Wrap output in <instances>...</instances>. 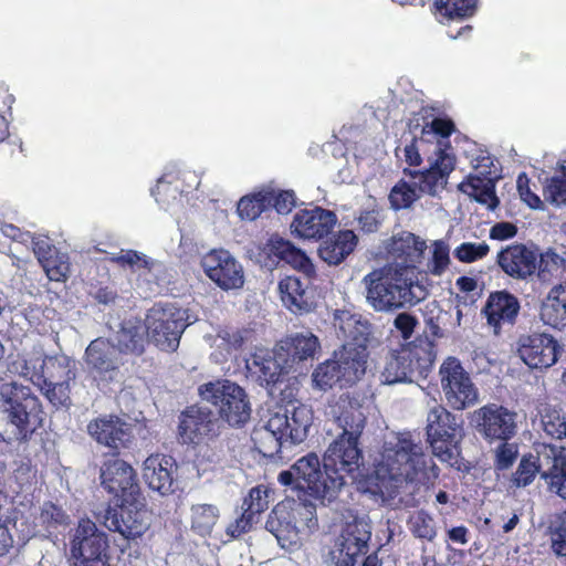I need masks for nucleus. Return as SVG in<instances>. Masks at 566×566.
I'll return each instance as SVG.
<instances>
[{
	"instance_id": "de8ad7c7",
	"label": "nucleus",
	"mask_w": 566,
	"mask_h": 566,
	"mask_svg": "<svg viewBox=\"0 0 566 566\" xmlns=\"http://www.w3.org/2000/svg\"><path fill=\"white\" fill-rule=\"evenodd\" d=\"M410 533L419 538L432 542L437 536V525L433 516L424 510L412 512L407 521Z\"/></svg>"
},
{
	"instance_id": "bb28decb",
	"label": "nucleus",
	"mask_w": 566,
	"mask_h": 566,
	"mask_svg": "<svg viewBox=\"0 0 566 566\" xmlns=\"http://www.w3.org/2000/svg\"><path fill=\"white\" fill-rule=\"evenodd\" d=\"M426 249L427 243L421 238L411 232H400L394 235L387 245L389 258L392 260L390 265L398 269L408 268L415 271Z\"/></svg>"
},
{
	"instance_id": "bf43d9fd",
	"label": "nucleus",
	"mask_w": 566,
	"mask_h": 566,
	"mask_svg": "<svg viewBox=\"0 0 566 566\" xmlns=\"http://www.w3.org/2000/svg\"><path fill=\"white\" fill-rule=\"evenodd\" d=\"M428 442L431 446L432 453L437 457L441 462H446L452 465L458 458L457 450V436H452L451 438H428Z\"/></svg>"
},
{
	"instance_id": "a19ab883",
	"label": "nucleus",
	"mask_w": 566,
	"mask_h": 566,
	"mask_svg": "<svg viewBox=\"0 0 566 566\" xmlns=\"http://www.w3.org/2000/svg\"><path fill=\"white\" fill-rule=\"evenodd\" d=\"M264 251L269 255L273 254L279 259L284 260L294 269L302 271L306 275H310L313 272V264L307 255L300 249L295 248L290 241L280 237H271L264 247Z\"/></svg>"
},
{
	"instance_id": "a878e982",
	"label": "nucleus",
	"mask_w": 566,
	"mask_h": 566,
	"mask_svg": "<svg viewBox=\"0 0 566 566\" xmlns=\"http://www.w3.org/2000/svg\"><path fill=\"white\" fill-rule=\"evenodd\" d=\"M247 369L265 385L277 384L284 374L292 370L291 363L286 358L279 357V346L270 352L266 348H256L250 358L245 360Z\"/></svg>"
},
{
	"instance_id": "aec40b11",
	"label": "nucleus",
	"mask_w": 566,
	"mask_h": 566,
	"mask_svg": "<svg viewBox=\"0 0 566 566\" xmlns=\"http://www.w3.org/2000/svg\"><path fill=\"white\" fill-rule=\"evenodd\" d=\"M434 154L436 158L430 163L429 169L409 172L420 195H439L446 188L449 175L454 169V157L451 154L441 146L436 147Z\"/></svg>"
},
{
	"instance_id": "4d7b16f0",
	"label": "nucleus",
	"mask_w": 566,
	"mask_h": 566,
	"mask_svg": "<svg viewBox=\"0 0 566 566\" xmlns=\"http://www.w3.org/2000/svg\"><path fill=\"white\" fill-rule=\"evenodd\" d=\"M450 248L443 240H436L432 243L431 258L427 263V272L441 276L450 264Z\"/></svg>"
},
{
	"instance_id": "f8f14e48",
	"label": "nucleus",
	"mask_w": 566,
	"mask_h": 566,
	"mask_svg": "<svg viewBox=\"0 0 566 566\" xmlns=\"http://www.w3.org/2000/svg\"><path fill=\"white\" fill-rule=\"evenodd\" d=\"M440 385L448 405L463 410L479 399L478 388L469 373L455 357H448L439 368Z\"/></svg>"
},
{
	"instance_id": "9d476101",
	"label": "nucleus",
	"mask_w": 566,
	"mask_h": 566,
	"mask_svg": "<svg viewBox=\"0 0 566 566\" xmlns=\"http://www.w3.org/2000/svg\"><path fill=\"white\" fill-rule=\"evenodd\" d=\"M202 400L218 408L220 417L230 426L244 424L251 416V406L244 390L229 380L210 381L199 387Z\"/></svg>"
},
{
	"instance_id": "423d86ee",
	"label": "nucleus",
	"mask_w": 566,
	"mask_h": 566,
	"mask_svg": "<svg viewBox=\"0 0 566 566\" xmlns=\"http://www.w3.org/2000/svg\"><path fill=\"white\" fill-rule=\"evenodd\" d=\"M265 527L283 549L297 551L302 545L301 533L317 527L316 507L306 500L285 499L272 510Z\"/></svg>"
},
{
	"instance_id": "c756f323",
	"label": "nucleus",
	"mask_w": 566,
	"mask_h": 566,
	"mask_svg": "<svg viewBox=\"0 0 566 566\" xmlns=\"http://www.w3.org/2000/svg\"><path fill=\"white\" fill-rule=\"evenodd\" d=\"M336 368L339 369L342 386H350L357 382L366 373L368 352L367 346H354L344 344L334 353Z\"/></svg>"
},
{
	"instance_id": "c85d7f7f",
	"label": "nucleus",
	"mask_w": 566,
	"mask_h": 566,
	"mask_svg": "<svg viewBox=\"0 0 566 566\" xmlns=\"http://www.w3.org/2000/svg\"><path fill=\"white\" fill-rule=\"evenodd\" d=\"M88 433L101 444L118 450L132 439V428L118 417L97 418L87 426Z\"/></svg>"
},
{
	"instance_id": "5701e85b",
	"label": "nucleus",
	"mask_w": 566,
	"mask_h": 566,
	"mask_svg": "<svg viewBox=\"0 0 566 566\" xmlns=\"http://www.w3.org/2000/svg\"><path fill=\"white\" fill-rule=\"evenodd\" d=\"M518 355L530 368H548L557 361L559 345L547 334L522 336Z\"/></svg>"
},
{
	"instance_id": "39448f33",
	"label": "nucleus",
	"mask_w": 566,
	"mask_h": 566,
	"mask_svg": "<svg viewBox=\"0 0 566 566\" xmlns=\"http://www.w3.org/2000/svg\"><path fill=\"white\" fill-rule=\"evenodd\" d=\"M279 482L293 485L305 496L325 505L333 502L345 483L342 475H334L326 470L315 453L300 458L289 470L279 474Z\"/></svg>"
},
{
	"instance_id": "f3484780",
	"label": "nucleus",
	"mask_w": 566,
	"mask_h": 566,
	"mask_svg": "<svg viewBox=\"0 0 566 566\" xmlns=\"http://www.w3.org/2000/svg\"><path fill=\"white\" fill-rule=\"evenodd\" d=\"M516 412L496 403L485 405L473 413L478 432L490 441L511 439L516 432Z\"/></svg>"
},
{
	"instance_id": "7ed1b4c3",
	"label": "nucleus",
	"mask_w": 566,
	"mask_h": 566,
	"mask_svg": "<svg viewBox=\"0 0 566 566\" xmlns=\"http://www.w3.org/2000/svg\"><path fill=\"white\" fill-rule=\"evenodd\" d=\"M313 422L311 407L301 402H290L269 411L263 428L259 431L263 453L274 455L282 448L298 444L307 436Z\"/></svg>"
},
{
	"instance_id": "b1692460",
	"label": "nucleus",
	"mask_w": 566,
	"mask_h": 566,
	"mask_svg": "<svg viewBox=\"0 0 566 566\" xmlns=\"http://www.w3.org/2000/svg\"><path fill=\"white\" fill-rule=\"evenodd\" d=\"M102 485L123 500L142 494L134 469L120 459L106 461L101 469Z\"/></svg>"
},
{
	"instance_id": "0eeeda50",
	"label": "nucleus",
	"mask_w": 566,
	"mask_h": 566,
	"mask_svg": "<svg viewBox=\"0 0 566 566\" xmlns=\"http://www.w3.org/2000/svg\"><path fill=\"white\" fill-rule=\"evenodd\" d=\"M436 359L434 344L428 338L415 342L391 352L380 374L382 384H411L424 378Z\"/></svg>"
},
{
	"instance_id": "473e14b6",
	"label": "nucleus",
	"mask_w": 566,
	"mask_h": 566,
	"mask_svg": "<svg viewBox=\"0 0 566 566\" xmlns=\"http://www.w3.org/2000/svg\"><path fill=\"white\" fill-rule=\"evenodd\" d=\"M279 357L286 358L293 371H298L297 365L313 359L319 350L318 338L311 332L296 333L279 344Z\"/></svg>"
},
{
	"instance_id": "393cba45",
	"label": "nucleus",
	"mask_w": 566,
	"mask_h": 566,
	"mask_svg": "<svg viewBox=\"0 0 566 566\" xmlns=\"http://www.w3.org/2000/svg\"><path fill=\"white\" fill-rule=\"evenodd\" d=\"M336 214L321 207L300 210L291 223L292 233L302 239H321L335 227Z\"/></svg>"
},
{
	"instance_id": "6e6552de",
	"label": "nucleus",
	"mask_w": 566,
	"mask_h": 566,
	"mask_svg": "<svg viewBox=\"0 0 566 566\" xmlns=\"http://www.w3.org/2000/svg\"><path fill=\"white\" fill-rule=\"evenodd\" d=\"M197 321L188 310L172 304L153 306L146 316V331L150 342L160 350L175 352L185 328Z\"/></svg>"
},
{
	"instance_id": "f03ea898",
	"label": "nucleus",
	"mask_w": 566,
	"mask_h": 566,
	"mask_svg": "<svg viewBox=\"0 0 566 566\" xmlns=\"http://www.w3.org/2000/svg\"><path fill=\"white\" fill-rule=\"evenodd\" d=\"M361 284L366 302L376 312H394L413 306L428 296L427 286L411 269L386 265L365 275Z\"/></svg>"
},
{
	"instance_id": "7c9ffc66",
	"label": "nucleus",
	"mask_w": 566,
	"mask_h": 566,
	"mask_svg": "<svg viewBox=\"0 0 566 566\" xmlns=\"http://www.w3.org/2000/svg\"><path fill=\"white\" fill-rule=\"evenodd\" d=\"M333 325L336 335L344 344L366 346L371 334V326L358 313L343 308L334 312Z\"/></svg>"
},
{
	"instance_id": "58836bf2",
	"label": "nucleus",
	"mask_w": 566,
	"mask_h": 566,
	"mask_svg": "<svg viewBox=\"0 0 566 566\" xmlns=\"http://www.w3.org/2000/svg\"><path fill=\"white\" fill-rule=\"evenodd\" d=\"M459 189L476 202L485 206L489 210H495L500 203L495 195V180L491 176H485L484 171L470 174L459 185Z\"/></svg>"
},
{
	"instance_id": "9b49d317",
	"label": "nucleus",
	"mask_w": 566,
	"mask_h": 566,
	"mask_svg": "<svg viewBox=\"0 0 566 566\" xmlns=\"http://www.w3.org/2000/svg\"><path fill=\"white\" fill-rule=\"evenodd\" d=\"M112 260L124 269H129L132 280L145 294L155 293L170 282L172 274L164 262L135 250H122Z\"/></svg>"
},
{
	"instance_id": "ddd939ff",
	"label": "nucleus",
	"mask_w": 566,
	"mask_h": 566,
	"mask_svg": "<svg viewBox=\"0 0 566 566\" xmlns=\"http://www.w3.org/2000/svg\"><path fill=\"white\" fill-rule=\"evenodd\" d=\"M371 527L366 516H354L346 522L328 558L335 566H355L357 558L367 553Z\"/></svg>"
},
{
	"instance_id": "774afa93",
	"label": "nucleus",
	"mask_w": 566,
	"mask_h": 566,
	"mask_svg": "<svg viewBox=\"0 0 566 566\" xmlns=\"http://www.w3.org/2000/svg\"><path fill=\"white\" fill-rule=\"evenodd\" d=\"M552 549L555 555L566 557V526L559 525L551 533Z\"/></svg>"
},
{
	"instance_id": "680f3d73",
	"label": "nucleus",
	"mask_w": 566,
	"mask_h": 566,
	"mask_svg": "<svg viewBox=\"0 0 566 566\" xmlns=\"http://www.w3.org/2000/svg\"><path fill=\"white\" fill-rule=\"evenodd\" d=\"M490 252V247L486 242H463L458 245L453 254L455 259L463 263H472L485 258Z\"/></svg>"
},
{
	"instance_id": "412c9836",
	"label": "nucleus",
	"mask_w": 566,
	"mask_h": 566,
	"mask_svg": "<svg viewBox=\"0 0 566 566\" xmlns=\"http://www.w3.org/2000/svg\"><path fill=\"white\" fill-rule=\"evenodd\" d=\"M326 415L342 429V436L360 437L366 426L364 406L348 395H342L331 401Z\"/></svg>"
},
{
	"instance_id": "6e6d98bb",
	"label": "nucleus",
	"mask_w": 566,
	"mask_h": 566,
	"mask_svg": "<svg viewBox=\"0 0 566 566\" xmlns=\"http://www.w3.org/2000/svg\"><path fill=\"white\" fill-rule=\"evenodd\" d=\"M541 468L536 457L530 454L524 455L516 471L513 473L512 483L516 488H525L530 485L536 478L537 474L541 475Z\"/></svg>"
},
{
	"instance_id": "e433bc0d",
	"label": "nucleus",
	"mask_w": 566,
	"mask_h": 566,
	"mask_svg": "<svg viewBox=\"0 0 566 566\" xmlns=\"http://www.w3.org/2000/svg\"><path fill=\"white\" fill-rule=\"evenodd\" d=\"M120 354L114 343L96 338L87 346L85 360L91 368L103 375L116 370L123 364Z\"/></svg>"
},
{
	"instance_id": "20e7f679",
	"label": "nucleus",
	"mask_w": 566,
	"mask_h": 566,
	"mask_svg": "<svg viewBox=\"0 0 566 566\" xmlns=\"http://www.w3.org/2000/svg\"><path fill=\"white\" fill-rule=\"evenodd\" d=\"M0 415L9 439L27 440L42 426L43 410L31 388L17 381L0 385Z\"/></svg>"
},
{
	"instance_id": "79ce46f5",
	"label": "nucleus",
	"mask_w": 566,
	"mask_h": 566,
	"mask_svg": "<svg viewBox=\"0 0 566 566\" xmlns=\"http://www.w3.org/2000/svg\"><path fill=\"white\" fill-rule=\"evenodd\" d=\"M541 317L546 325L554 328L566 326V282L549 291L542 305Z\"/></svg>"
},
{
	"instance_id": "c03bdc74",
	"label": "nucleus",
	"mask_w": 566,
	"mask_h": 566,
	"mask_svg": "<svg viewBox=\"0 0 566 566\" xmlns=\"http://www.w3.org/2000/svg\"><path fill=\"white\" fill-rule=\"evenodd\" d=\"M479 0H434V14L440 22L463 20L478 11Z\"/></svg>"
},
{
	"instance_id": "72a5a7b5",
	"label": "nucleus",
	"mask_w": 566,
	"mask_h": 566,
	"mask_svg": "<svg viewBox=\"0 0 566 566\" xmlns=\"http://www.w3.org/2000/svg\"><path fill=\"white\" fill-rule=\"evenodd\" d=\"M213 348L211 357L216 363L228 360L247 344L253 340V333L249 329L222 328L214 336H207Z\"/></svg>"
},
{
	"instance_id": "cd10ccee",
	"label": "nucleus",
	"mask_w": 566,
	"mask_h": 566,
	"mask_svg": "<svg viewBox=\"0 0 566 566\" xmlns=\"http://www.w3.org/2000/svg\"><path fill=\"white\" fill-rule=\"evenodd\" d=\"M176 462L167 454H150L143 463L142 475L145 483L161 495L172 492Z\"/></svg>"
},
{
	"instance_id": "338daca9",
	"label": "nucleus",
	"mask_w": 566,
	"mask_h": 566,
	"mask_svg": "<svg viewBox=\"0 0 566 566\" xmlns=\"http://www.w3.org/2000/svg\"><path fill=\"white\" fill-rule=\"evenodd\" d=\"M256 522L251 514L243 512L240 517H238L234 522L230 523L227 526L226 533L230 539L238 538L242 534L249 532Z\"/></svg>"
},
{
	"instance_id": "603ef678",
	"label": "nucleus",
	"mask_w": 566,
	"mask_h": 566,
	"mask_svg": "<svg viewBox=\"0 0 566 566\" xmlns=\"http://www.w3.org/2000/svg\"><path fill=\"white\" fill-rule=\"evenodd\" d=\"M541 423L547 436L554 439L566 438V417L560 410L545 407L541 411Z\"/></svg>"
},
{
	"instance_id": "5fc2aeb1",
	"label": "nucleus",
	"mask_w": 566,
	"mask_h": 566,
	"mask_svg": "<svg viewBox=\"0 0 566 566\" xmlns=\"http://www.w3.org/2000/svg\"><path fill=\"white\" fill-rule=\"evenodd\" d=\"M312 379L314 386L322 390H327L337 385L343 387L339 369L336 368L333 358L319 364L313 371Z\"/></svg>"
},
{
	"instance_id": "c9c22d12",
	"label": "nucleus",
	"mask_w": 566,
	"mask_h": 566,
	"mask_svg": "<svg viewBox=\"0 0 566 566\" xmlns=\"http://www.w3.org/2000/svg\"><path fill=\"white\" fill-rule=\"evenodd\" d=\"M517 298L506 291L492 293L484 307L488 323L497 333L502 324H512L518 313Z\"/></svg>"
},
{
	"instance_id": "8fccbe9b",
	"label": "nucleus",
	"mask_w": 566,
	"mask_h": 566,
	"mask_svg": "<svg viewBox=\"0 0 566 566\" xmlns=\"http://www.w3.org/2000/svg\"><path fill=\"white\" fill-rule=\"evenodd\" d=\"M69 523V515L52 502H45L40 507V513L35 517V528L41 527L43 531L51 533L52 530Z\"/></svg>"
},
{
	"instance_id": "2eb2a0df",
	"label": "nucleus",
	"mask_w": 566,
	"mask_h": 566,
	"mask_svg": "<svg viewBox=\"0 0 566 566\" xmlns=\"http://www.w3.org/2000/svg\"><path fill=\"white\" fill-rule=\"evenodd\" d=\"M75 366V361L63 354L44 358L38 355L23 360L20 374L43 390L42 384L52 385L73 380Z\"/></svg>"
},
{
	"instance_id": "09e8293b",
	"label": "nucleus",
	"mask_w": 566,
	"mask_h": 566,
	"mask_svg": "<svg viewBox=\"0 0 566 566\" xmlns=\"http://www.w3.org/2000/svg\"><path fill=\"white\" fill-rule=\"evenodd\" d=\"M272 202V193L259 192L242 197L237 207L238 214L243 220H254Z\"/></svg>"
},
{
	"instance_id": "3c124183",
	"label": "nucleus",
	"mask_w": 566,
	"mask_h": 566,
	"mask_svg": "<svg viewBox=\"0 0 566 566\" xmlns=\"http://www.w3.org/2000/svg\"><path fill=\"white\" fill-rule=\"evenodd\" d=\"M421 197L417 185L410 181H399L390 191L389 201L395 210L407 209Z\"/></svg>"
},
{
	"instance_id": "a211bd4d",
	"label": "nucleus",
	"mask_w": 566,
	"mask_h": 566,
	"mask_svg": "<svg viewBox=\"0 0 566 566\" xmlns=\"http://www.w3.org/2000/svg\"><path fill=\"white\" fill-rule=\"evenodd\" d=\"M541 468V480L547 492L557 496L566 490V448L559 444L543 443L536 448Z\"/></svg>"
},
{
	"instance_id": "6ab92c4d",
	"label": "nucleus",
	"mask_w": 566,
	"mask_h": 566,
	"mask_svg": "<svg viewBox=\"0 0 566 566\" xmlns=\"http://www.w3.org/2000/svg\"><path fill=\"white\" fill-rule=\"evenodd\" d=\"M360 437L339 434L329 443L324 454V465L334 475L350 474L359 468L361 453L358 448Z\"/></svg>"
},
{
	"instance_id": "e2e57ef3",
	"label": "nucleus",
	"mask_w": 566,
	"mask_h": 566,
	"mask_svg": "<svg viewBox=\"0 0 566 566\" xmlns=\"http://www.w3.org/2000/svg\"><path fill=\"white\" fill-rule=\"evenodd\" d=\"M41 265L51 281L62 282L66 280L70 272V265L65 256L57 253L49 255Z\"/></svg>"
},
{
	"instance_id": "a18cd8bd",
	"label": "nucleus",
	"mask_w": 566,
	"mask_h": 566,
	"mask_svg": "<svg viewBox=\"0 0 566 566\" xmlns=\"http://www.w3.org/2000/svg\"><path fill=\"white\" fill-rule=\"evenodd\" d=\"M191 528L200 536L210 535L219 520V509L213 504H195L190 509Z\"/></svg>"
},
{
	"instance_id": "ea45409f",
	"label": "nucleus",
	"mask_w": 566,
	"mask_h": 566,
	"mask_svg": "<svg viewBox=\"0 0 566 566\" xmlns=\"http://www.w3.org/2000/svg\"><path fill=\"white\" fill-rule=\"evenodd\" d=\"M357 237L352 230H343L324 241L318 254L329 265H337L343 262L355 249Z\"/></svg>"
},
{
	"instance_id": "052dcab7",
	"label": "nucleus",
	"mask_w": 566,
	"mask_h": 566,
	"mask_svg": "<svg viewBox=\"0 0 566 566\" xmlns=\"http://www.w3.org/2000/svg\"><path fill=\"white\" fill-rule=\"evenodd\" d=\"M269 506V489L263 485L254 486L250 490L243 501V512L251 514L254 518L265 511Z\"/></svg>"
},
{
	"instance_id": "864d4df0",
	"label": "nucleus",
	"mask_w": 566,
	"mask_h": 566,
	"mask_svg": "<svg viewBox=\"0 0 566 566\" xmlns=\"http://www.w3.org/2000/svg\"><path fill=\"white\" fill-rule=\"evenodd\" d=\"M543 196L546 201L557 207L566 206V167L546 179Z\"/></svg>"
},
{
	"instance_id": "4468645a",
	"label": "nucleus",
	"mask_w": 566,
	"mask_h": 566,
	"mask_svg": "<svg viewBox=\"0 0 566 566\" xmlns=\"http://www.w3.org/2000/svg\"><path fill=\"white\" fill-rule=\"evenodd\" d=\"M107 539L95 523L82 518L71 541V554L75 566H109L106 556Z\"/></svg>"
},
{
	"instance_id": "69168bd1",
	"label": "nucleus",
	"mask_w": 566,
	"mask_h": 566,
	"mask_svg": "<svg viewBox=\"0 0 566 566\" xmlns=\"http://www.w3.org/2000/svg\"><path fill=\"white\" fill-rule=\"evenodd\" d=\"M517 457V447L514 443H502L495 452V468L497 470L509 469Z\"/></svg>"
},
{
	"instance_id": "49530a36",
	"label": "nucleus",
	"mask_w": 566,
	"mask_h": 566,
	"mask_svg": "<svg viewBox=\"0 0 566 566\" xmlns=\"http://www.w3.org/2000/svg\"><path fill=\"white\" fill-rule=\"evenodd\" d=\"M182 191L174 174L165 172L158 179L153 196L163 209L170 210L180 200Z\"/></svg>"
},
{
	"instance_id": "f704fd0d",
	"label": "nucleus",
	"mask_w": 566,
	"mask_h": 566,
	"mask_svg": "<svg viewBox=\"0 0 566 566\" xmlns=\"http://www.w3.org/2000/svg\"><path fill=\"white\" fill-rule=\"evenodd\" d=\"M212 428V415L207 408L191 406L180 416L179 436L185 443L200 442Z\"/></svg>"
},
{
	"instance_id": "37998d69",
	"label": "nucleus",
	"mask_w": 566,
	"mask_h": 566,
	"mask_svg": "<svg viewBox=\"0 0 566 566\" xmlns=\"http://www.w3.org/2000/svg\"><path fill=\"white\" fill-rule=\"evenodd\" d=\"M459 424L455 417L443 406L434 403L427 415V438H451L457 436Z\"/></svg>"
},
{
	"instance_id": "4be33fe9",
	"label": "nucleus",
	"mask_w": 566,
	"mask_h": 566,
	"mask_svg": "<svg viewBox=\"0 0 566 566\" xmlns=\"http://www.w3.org/2000/svg\"><path fill=\"white\" fill-rule=\"evenodd\" d=\"M496 264L507 276L526 281L537 270V253L523 243L509 244L497 252Z\"/></svg>"
},
{
	"instance_id": "1a4fd4ad",
	"label": "nucleus",
	"mask_w": 566,
	"mask_h": 566,
	"mask_svg": "<svg viewBox=\"0 0 566 566\" xmlns=\"http://www.w3.org/2000/svg\"><path fill=\"white\" fill-rule=\"evenodd\" d=\"M119 509L106 507L96 518L108 531L119 533L126 539L140 537L150 526V513L143 494L124 497Z\"/></svg>"
},
{
	"instance_id": "f257e3e1",
	"label": "nucleus",
	"mask_w": 566,
	"mask_h": 566,
	"mask_svg": "<svg viewBox=\"0 0 566 566\" xmlns=\"http://www.w3.org/2000/svg\"><path fill=\"white\" fill-rule=\"evenodd\" d=\"M429 462L421 441L411 432L390 433L375 460V485L386 499H396L399 489L426 474Z\"/></svg>"
},
{
	"instance_id": "0e129e2a",
	"label": "nucleus",
	"mask_w": 566,
	"mask_h": 566,
	"mask_svg": "<svg viewBox=\"0 0 566 566\" xmlns=\"http://www.w3.org/2000/svg\"><path fill=\"white\" fill-rule=\"evenodd\" d=\"M43 395L55 407H64L70 401V382L42 384Z\"/></svg>"
},
{
	"instance_id": "2f4dec72",
	"label": "nucleus",
	"mask_w": 566,
	"mask_h": 566,
	"mask_svg": "<svg viewBox=\"0 0 566 566\" xmlns=\"http://www.w3.org/2000/svg\"><path fill=\"white\" fill-rule=\"evenodd\" d=\"M277 291L285 307L293 313L310 312L314 305L308 279L289 275L280 280Z\"/></svg>"
},
{
	"instance_id": "4c0bfd02",
	"label": "nucleus",
	"mask_w": 566,
	"mask_h": 566,
	"mask_svg": "<svg viewBox=\"0 0 566 566\" xmlns=\"http://www.w3.org/2000/svg\"><path fill=\"white\" fill-rule=\"evenodd\" d=\"M146 323L138 317L125 318L113 337L120 353L140 355L146 343Z\"/></svg>"
},
{
	"instance_id": "dca6fc26",
	"label": "nucleus",
	"mask_w": 566,
	"mask_h": 566,
	"mask_svg": "<svg viewBox=\"0 0 566 566\" xmlns=\"http://www.w3.org/2000/svg\"><path fill=\"white\" fill-rule=\"evenodd\" d=\"M203 273L222 291L240 290L244 285L242 264L224 249H213L202 255Z\"/></svg>"
},
{
	"instance_id": "13d9d810",
	"label": "nucleus",
	"mask_w": 566,
	"mask_h": 566,
	"mask_svg": "<svg viewBox=\"0 0 566 566\" xmlns=\"http://www.w3.org/2000/svg\"><path fill=\"white\" fill-rule=\"evenodd\" d=\"M538 275L547 279V274H553L560 269L566 270V248L563 253H557L553 249H548L537 258Z\"/></svg>"
}]
</instances>
